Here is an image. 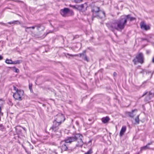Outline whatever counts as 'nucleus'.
Returning <instances> with one entry per match:
<instances>
[{
  "label": "nucleus",
  "mask_w": 154,
  "mask_h": 154,
  "mask_svg": "<svg viewBox=\"0 0 154 154\" xmlns=\"http://www.w3.org/2000/svg\"><path fill=\"white\" fill-rule=\"evenodd\" d=\"M129 19L130 21L135 20L130 15H124L121 16L119 19L115 20L110 23H107L106 25L108 28L112 32L115 30L122 31L125 28L127 23V20Z\"/></svg>",
  "instance_id": "nucleus-1"
},
{
  "label": "nucleus",
  "mask_w": 154,
  "mask_h": 154,
  "mask_svg": "<svg viewBox=\"0 0 154 154\" xmlns=\"http://www.w3.org/2000/svg\"><path fill=\"white\" fill-rule=\"evenodd\" d=\"M83 137L80 134H75L72 136L67 137L65 139V143H71L72 142H75L76 147H82L84 144L82 140Z\"/></svg>",
  "instance_id": "nucleus-2"
},
{
  "label": "nucleus",
  "mask_w": 154,
  "mask_h": 154,
  "mask_svg": "<svg viewBox=\"0 0 154 154\" xmlns=\"http://www.w3.org/2000/svg\"><path fill=\"white\" fill-rule=\"evenodd\" d=\"M93 12L92 20H93L94 18L98 17L100 18L105 17V13L104 11H100L99 8L97 7H94L92 10Z\"/></svg>",
  "instance_id": "nucleus-3"
},
{
  "label": "nucleus",
  "mask_w": 154,
  "mask_h": 154,
  "mask_svg": "<svg viewBox=\"0 0 154 154\" xmlns=\"http://www.w3.org/2000/svg\"><path fill=\"white\" fill-rule=\"evenodd\" d=\"M144 57L143 54L142 53H140L136 56L135 58L133 60L134 64H136L137 63L142 64L144 63Z\"/></svg>",
  "instance_id": "nucleus-4"
},
{
  "label": "nucleus",
  "mask_w": 154,
  "mask_h": 154,
  "mask_svg": "<svg viewBox=\"0 0 154 154\" xmlns=\"http://www.w3.org/2000/svg\"><path fill=\"white\" fill-rule=\"evenodd\" d=\"M23 91L22 90H19L17 91H16L14 93L13 95V97L16 100L19 101L21 100H22V96L23 94Z\"/></svg>",
  "instance_id": "nucleus-5"
},
{
  "label": "nucleus",
  "mask_w": 154,
  "mask_h": 154,
  "mask_svg": "<svg viewBox=\"0 0 154 154\" xmlns=\"http://www.w3.org/2000/svg\"><path fill=\"white\" fill-rule=\"evenodd\" d=\"M54 121L57 122L59 124H61L65 120V118L64 116L62 114L59 113L55 117Z\"/></svg>",
  "instance_id": "nucleus-6"
},
{
  "label": "nucleus",
  "mask_w": 154,
  "mask_h": 154,
  "mask_svg": "<svg viewBox=\"0 0 154 154\" xmlns=\"http://www.w3.org/2000/svg\"><path fill=\"white\" fill-rule=\"evenodd\" d=\"M86 51H84L82 53L79 54H75V55H72L68 53L65 54V56L67 58V55H69L71 57H74L76 56H79L80 57H82V58L85 60H86L87 61H88V59L85 54Z\"/></svg>",
  "instance_id": "nucleus-7"
},
{
  "label": "nucleus",
  "mask_w": 154,
  "mask_h": 154,
  "mask_svg": "<svg viewBox=\"0 0 154 154\" xmlns=\"http://www.w3.org/2000/svg\"><path fill=\"white\" fill-rule=\"evenodd\" d=\"M60 124L55 121H54L52 126L50 128V130L55 132L59 129V126Z\"/></svg>",
  "instance_id": "nucleus-8"
},
{
  "label": "nucleus",
  "mask_w": 154,
  "mask_h": 154,
  "mask_svg": "<svg viewBox=\"0 0 154 154\" xmlns=\"http://www.w3.org/2000/svg\"><path fill=\"white\" fill-rule=\"evenodd\" d=\"M70 11L69 9L67 8H64L63 9L60 10V13L61 15L63 17H66L67 16L68 13Z\"/></svg>",
  "instance_id": "nucleus-9"
},
{
  "label": "nucleus",
  "mask_w": 154,
  "mask_h": 154,
  "mask_svg": "<svg viewBox=\"0 0 154 154\" xmlns=\"http://www.w3.org/2000/svg\"><path fill=\"white\" fill-rule=\"evenodd\" d=\"M140 26L141 28L142 29L147 30L150 29L149 26L147 25L143 22L140 23Z\"/></svg>",
  "instance_id": "nucleus-10"
},
{
  "label": "nucleus",
  "mask_w": 154,
  "mask_h": 154,
  "mask_svg": "<svg viewBox=\"0 0 154 154\" xmlns=\"http://www.w3.org/2000/svg\"><path fill=\"white\" fill-rule=\"evenodd\" d=\"M153 143V142H150L148 143L146 146L141 147L140 148V152H141L143 150H145L147 149H151L149 147V146L150 145L152 144Z\"/></svg>",
  "instance_id": "nucleus-11"
},
{
  "label": "nucleus",
  "mask_w": 154,
  "mask_h": 154,
  "mask_svg": "<svg viewBox=\"0 0 154 154\" xmlns=\"http://www.w3.org/2000/svg\"><path fill=\"white\" fill-rule=\"evenodd\" d=\"M65 143L64 140V141H62L60 143L62 151H65L67 150L68 149L67 147L65 144Z\"/></svg>",
  "instance_id": "nucleus-12"
},
{
  "label": "nucleus",
  "mask_w": 154,
  "mask_h": 154,
  "mask_svg": "<svg viewBox=\"0 0 154 154\" xmlns=\"http://www.w3.org/2000/svg\"><path fill=\"white\" fill-rule=\"evenodd\" d=\"M84 5H85L84 4H82L81 5H77V7L75 6H73V8H75L78 9L79 11H84L83 9L84 7Z\"/></svg>",
  "instance_id": "nucleus-13"
},
{
  "label": "nucleus",
  "mask_w": 154,
  "mask_h": 154,
  "mask_svg": "<svg viewBox=\"0 0 154 154\" xmlns=\"http://www.w3.org/2000/svg\"><path fill=\"white\" fill-rule=\"evenodd\" d=\"M126 127L125 126H123L121 130L120 134H119V135L121 137H122L123 135H124L125 132L126 131Z\"/></svg>",
  "instance_id": "nucleus-14"
},
{
  "label": "nucleus",
  "mask_w": 154,
  "mask_h": 154,
  "mask_svg": "<svg viewBox=\"0 0 154 154\" xmlns=\"http://www.w3.org/2000/svg\"><path fill=\"white\" fill-rule=\"evenodd\" d=\"M135 111H137V110H133L131 112H126V114L128 115L131 118H133V117L136 115L135 114H134L133 113Z\"/></svg>",
  "instance_id": "nucleus-15"
},
{
  "label": "nucleus",
  "mask_w": 154,
  "mask_h": 154,
  "mask_svg": "<svg viewBox=\"0 0 154 154\" xmlns=\"http://www.w3.org/2000/svg\"><path fill=\"white\" fill-rule=\"evenodd\" d=\"M3 113L1 112V108L0 106V121H1V115H2ZM5 130V128L2 124H0V130L3 131Z\"/></svg>",
  "instance_id": "nucleus-16"
},
{
  "label": "nucleus",
  "mask_w": 154,
  "mask_h": 154,
  "mask_svg": "<svg viewBox=\"0 0 154 154\" xmlns=\"http://www.w3.org/2000/svg\"><path fill=\"white\" fill-rule=\"evenodd\" d=\"M102 121L104 123H107L109 120V119L108 117L103 118L102 119Z\"/></svg>",
  "instance_id": "nucleus-17"
},
{
  "label": "nucleus",
  "mask_w": 154,
  "mask_h": 154,
  "mask_svg": "<svg viewBox=\"0 0 154 154\" xmlns=\"http://www.w3.org/2000/svg\"><path fill=\"white\" fill-rule=\"evenodd\" d=\"M22 128L20 126H17L15 128L16 132L18 134H20L21 133V130L20 128Z\"/></svg>",
  "instance_id": "nucleus-18"
},
{
  "label": "nucleus",
  "mask_w": 154,
  "mask_h": 154,
  "mask_svg": "<svg viewBox=\"0 0 154 154\" xmlns=\"http://www.w3.org/2000/svg\"><path fill=\"white\" fill-rule=\"evenodd\" d=\"M22 62L21 60H18L15 61H13V64H19Z\"/></svg>",
  "instance_id": "nucleus-19"
},
{
  "label": "nucleus",
  "mask_w": 154,
  "mask_h": 154,
  "mask_svg": "<svg viewBox=\"0 0 154 154\" xmlns=\"http://www.w3.org/2000/svg\"><path fill=\"white\" fill-rule=\"evenodd\" d=\"M6 63L8 64H13V61L11 60L7 59L5 60Z\"/></svg>",
  "instance_id": "nucleus-20"
},
{
  "label": "nucleus",
  "mask_w": 154,
  "mask_h": 154,
  "mask_svg": "<svg viewBox=\"0 0 154 154\" xmlns=\"http://www.w3.org/2000/svg\"><path fill=\"white\" fill-rule=\"evenodd\" d=\"M148 95L151 97H153L154 96V93L153 92V91L151 90L149 92L148 94Z\"/></svg>",
  "instance_id": "nucleus-21"
},
{
  "label": "nucleus",
  "mask_w": 154,
  "mask_h": 154,
  "mask_svg": "<svg viewBox=\"0 0 154 154\" xmlns=\"http://www.w3.org/2000/svg\"><path fill=\"white\" fill-rule=\"evenodd\" d=\"M152 97H150V96L148 95L146 97L145 99V101L146 102H149L150 100Z\"/></svg>",
  "instance_id": "nucleus-22"
},
{
  "label": "nucleus",
  "mask_w": 154,
  "mask_h": 154,
  "mask_svg": "<svg viewBox=\"0 0 154 154\" xmlns=\"http://www.w3.org/2000/svg\"><path fill=\"white\" fill-rule=\"evenodd\" d=\"M139 115H138L137 116L135 119V121L136 124H138L139 123Z\"/></svg>",
  "instance_id": "nucleus-23"
},
{
  "label": "nucleus",
  "mask_w": 154,
  "mask_h": 154,
  "mask_svg": "<svg viewBox=\"0 0 154 154\" xmlns=\"http://www.w3.org/2000/svg\"><path fill=\"white\" fill-rule=\"evenodd\" d=\"M9 23L11 24L12 23L15 24H17L18 23H20V22L18 21H13L12 22H10Z\"/></svg>",
  "instance_id": "nucleus-24"
},
{
  "label": "nucleus",
  "mask_w": 154,
  "mask_h": 154,
  "mask_svg": "<svg viewBox=\"0 0 154 154\" xmlns=\"http://www.w3.org/2000/svg\"><path fill=\"white\" fill-rule=\"evenodd\" d=\"M92 153V150L91 149H89L86 152H85L84 154H91Z\"/></svg>",
  "instance_id": "nucleus-25"
},
{
  "label": "nucleus",
  "mask_w": 154,
  "mask_h": 154,
  "mask_svg": "<svg viewBox=\"0 0 154 154\" xmlns=\"http://www.w3.org/2000/svg\"><path fill=\"white\" fill-rule=\"evenodd\" d=\"M13 70H14V72H19V70L18 69L16 68L15 67H13Z\"/></svg>",
  "instance_id": "nucleus-26"
},
{
  "label": "nucleus",
  "mask_w": 154,
  "mask_h": 154,
  "mask_svg": "<svg viewBox=\"0 0 154 154\" xmlns=\"http://www.w3.org/2000/svg\"><path fill=\"white\" fill-rule=\"evenodd\" d=\"M41 27V25L40 24H38L37 25H35V27H37V29L38 30L39 28Z\"/></svg>",
  "instance_id": "nucleus-27"
},
{
  "label": "nucleus",
  "mask_w": 154,
  "mask_h": 154,
  "mask_svg": "<svg viewBox=\"0 0 154 154\" xmlns=\"http://www.w3.org/2000/svg\"><path fill=\"white\" fill-rule=\"evenodd\" d=\"M75 2L76 3H80L82 1V0H74Z\"/></svg>",
  "instance_id": "nucleus-28"
},
{
  "label": "nucleus",
  "mask_w": 154,
  "mask_h": 154,
  "mask_svg": "<svg viewBox=\"0 0 154 154\" xmlns=\"http://www.w3.org/2000/svg\"><path fill=\"white\" fill-rule=\"evenodd\" d=\"M14 89L16 91H19V90H18L15 86H13Z\"/></svg>",
  "instance_id": "nucleus-29"
},
{
  "label": "nucleus",
  "mask_w": 154,
  "mask_h": 154,
  "mask_svg": "<svg viewBox=\"0 0 154 154\" xmlns=\"http://www.w3.org/2000/svg\"><path fill=\"white\" fill-rule=\"evenodd\" d=\"M29 88L30 89V91H32V85H29Z\"/></svg>",
  "instance_id": "nucleus-30"
},
{
  "label": "nucleus",
  "mask_w": 154,
  "mask_h": 154,
  "mask_svg": "<svg viewBox=\"0 0 154 154\" xmlns=\"http://www.w3.org/2000/svg\"><path fill=\"white\" fill-rule=\"evenodd\" d=\"M113 76L114 77H116L117 76V74L116 72H114L113 74Z\"/></svg>",
  "instance_id": "nucleus-31"
},
{
  "label": "nucleus",
  "mask_w": 154,
  "mask_h": 154,
  "mask_svg": "<svg viewBox=\"0 0 154 154\" xmlns=\"http://www.w3.org/2000/svg\"><path fill=\"white\" fill-rule=\"evenodd\" d=\"M23 27L25 28L26 29H29L30 28V27H28L26 26H23Z\"/></svg>",
  "instance_id": "nucleus-32"
},
{
  "label": "nucleus",
  "mask_w": 154,
  "mask_h": 154,
  "mask_svg": "<svg viewBox=\"0 0 154 154\" xmlns=\"http://www.w3.org/2000/svg\"><path fill=\"white\" fill-rule=\"evenodd\" d=\"M30 27V28H32L33 29H35V26H32V27Z\"/></svg>",
  "instance_id": "nucleus-33"
},
{
  "label": "nucleus",
  "mask_w": 154,
  "mask_h": 154,
  "mask_svg": "<svg viewBox=\"0 0 154 154\" xmlns=\"http://www.w3.org/2000/svg\"><path fill=\"white\" fill-rule=\"evenodd\" d=\"M147 93V92H146L142 96V97H143L144 95H146Z\"/></svg>",
  "instance_id": "nucleus-34"
},
{
  "label": "nucleus",
  "mask_w": 154,
  "mask_h": 154,
  "mask_svg": "<svg viewBox=\"0 0 154 154\" xmlns=\"http://www.w3.org/2000/svg\"><path fill=\"white\" fill-rule=\"evenodd\" d=\"M142 39L143 41V40H146V41H148V40L146 38H142Z\"/></svg>",
  "instance_id": "nucleus-35"
},
{
  "label": "nucleus",
  "mask_w": 154,
  "mask_h": 154,
  "mask_svg": "<svg viewBox=\"0 0 154 154\" xmlns=\"http://www.w3.org/2000/svg\"><path fill=\"white\" fill-rule=\"evenodd\" d=\"M3 57L1 56L0 55V60H1L3 59Z\"/></svg>",
  "instance_id": "nucleus-36"
},
{
  "label": "nucleus",
  "mask_w": 154,
  "mask_h": 154,
  "mask_svg": "<svg viewBox=\"0 0 154 154\" xmlns=\"http://www.w3.org/2000/svg\"><path fill=\"white\" fill-rule=\"evenodd\" d=\"M152 61L153 63H154V57L153 58Z\"/></svg>",
  "instance_id": "nucleus-37"
},
{
  "label": "nucleus",
  "mask_w": 154,
  "mask_h": 154,
  "mask_svg": "<svg viewBox=\"0 0 154 154\" xmlns=\"http://www.w3.org/2000/svg\"><path fill=\"white\" fill-rule=\"evenodd\" d=\"M21 128H22L24 131H25V128L23 127H22Z\"/></svg>",
  "instance_id": "nucleus-38"
},
{
  "label": "nucleus",
  "mask_w": 154,
  "mask_h": 154,
  "mask_svg": "<svg viewBox=\"0 0 154 154\" xmlns=\"http://www.w3.org/2000/svg\"><path fill=\"white\" fill-rule=\"evenodd\" d=\"M25 31H26V32H27V30H26V29H25Z\"/></svg>",
  "instance_id": "nucleus-39"
}]
</instances>
